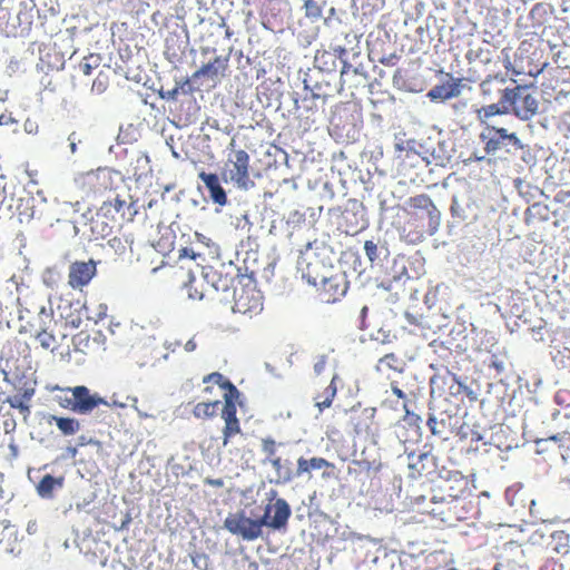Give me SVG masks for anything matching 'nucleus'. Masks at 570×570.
Returning <instances> with one entry per match:
<instances>
[{"label": "nucleus", "instance_id": "f257e3e1", "mask_svg": "<svg viewBox=\"0 0 570 570\" xmlns=\"http://www.w3.org/2000/svg\"><path fill=\"white\" fill-rule=\"evenodd\" d=\"M289 517V504L286 500L278 498L265 507L259 519L253 520L246 517L244 511H239L229 514L224 521V527L230 533L242 537L244 540L253 541L262 535L264 525L275 530L286 528Z\"/></svg>", "mask_w": 570, "mask_h": 570}, {"label": "nucleus", "instance_id": "f03ea898", "mask_svg": "<svg viewBox=\"0 0 570 570\" xmlns=\"http://www.w3.org/2000/svg\"><path fill=\"white\" fill-rule=\"evenodd\" d=\"M204 383H215L222 390H224V405L222 409L220 416L224 421V428L222 430L223 446H227L232 440L242 434L240 421L237 417L236 403L240 396L237 387L227 380L223 374L213 372L203 379Z\"/></svg>", "mask_w": 570, "mask_h": 570}, {"label": "nucleus", "instance_id": "7ed1b4c3", "mask_svg": "<svg viewBox=\"0 0 570 570\" xmlns=\"http://www.w3.org/2000/svg\"><path fill=\"white\" fill-rule=\"evenodd\" d=\"M56 322H52L50 315L42 308L39 314L20 325L19 333L33 337L42 350L53 353L61 346V341L66 337L65 334L61 336L56 334Z\"/></svg>", "mask_w": 570, "mask_h": 570}, {"label": "nucleus", "instance_id": "20e7f679", "mask_svg": "<svg viewBox=\"0 0 570 570\" xmlns=\"http://www.w3.org/2000/svg\"><path fill=\"white\" fill-rule=\"evenodd\" d=\"M235 140L229 144L230 153L224 164L223 177L225 181H232L240 189H249L254 186L250 179V158L246 150L235 149Z\"/></svg>", "mask_w": 570, "mask_h": 570}, {"label": "nucleus", "instance_id": "39448f33", "mask_svg": "<svg viewBox=\"0 0 570 570\" xmlns=\"http://www.w3.org/2000/svg\"><path fill=\"white\" fill-rule=\"evenodd\" d=\"M503 102L505 109H511L519 118L530 119L538 109V101L532 96L531 89L525 85H517L514 88H505Z\"/></svg>", "mask_w": 570, "mask_h": 570}, {"label": "nucleus", "instance_id": "423d86ee", "mask_svg": "<svg viewBox=\"0 0 570 570\" xmlns=\"http://www.w3.org/2000/svg\"><path fill=\"white\" fill-rule=\"evenodd\" d=\"M75 185L86 196L100 195L112 188V175L107 168L80 173L75 178Z\"/></svg>", "mask_w": 570, "mask_h": 570}, {"label": "nucleus", "instance_id": "0eeeda50", "mask_svg": "<svg viewBox=\"0 0 570 570\" xmlns=\"http://www.w3.org/2000/svg\"><path fill=\"white\" fill-rule=\"evenodd\" d=\"M504 499L507 502V513L512 518L525 521L528 515H533L534 500L523 485L514 484L509 487L504 492Z\"/></svg>", "mask_w": 570, "mask_h": 570}, {"label": "nucleus", "instance_id": "6e6552de", "mask_svg": "<svg viewBox=\"0 0 570 570\" xmlns=\"http://www.w3.org/2000/svg\"><path fill=\"white\" fill-rule=\"evenodd\" d=\"M262 311L263 296L254 286H242L234 289V313L253 317Z\"/></svg>", "mask_w": 570, "mask_h": 570}, {"label": "nucleus", "instance_id": "1a4fd4ad", "mask_svg": "<svg viewBox=\"0 0 570 570\" xmlns=\"http://www.w3.org/2000/svg\"><path fill=\"white\" fill-rule=\"evenodd\" d=\"M450 210L453 218L464 222L468 219H478L479 217L485 218L489 213L495 212V207L493 205L484 206L478 215L470 196L455 195L452 197Z\"/></svg>", "mask_w": 570, "mask_h": 570}, {"label": "nucleus", "instance_id": "9d476101", "mask_svg": "<svg viewBox=\"0 0 570 570\" xmlns=\"http://www.w3.org/2000/svg\"><path fill=\"white\" fill-rule=\"evenodd\" d=\"M348 288V282L343 273H335L321 281L320 296L324 303H335L343 297Z\"/></svg>", "mask_w": 570, "mask_h": 570}, {"label": "nucleus", "instance_id": "9b49d317", "mask_svg": "<svg viewBox=\"0 0 570 570\" xmlns=\"http://www.w3.org/2000/svg\"><path fill=\"white\" fill-rule=\"evenodd\" d=\"M96 273L97 266L92 259L88 262L76 261L69 266L68 284L73 289H82L90 283Z\"/></svg>", "mask_w": 570, "mask_h": 570}, {"label": "nucleus", "instance_id": "f8f14e48", "mask_svg": "<svg viewBox=\"0 0 570 570\" xmlns=\"http://www.w3.org/2000/svg\"><path fill=\"white\" fill-rule=\"evenodd\" d=\"M63 392L71 393L75 401V413L88 414L106 401L97 394H90L88 387L83 385L62 389Z\"/></svg>", "mask_w": 570, "mask_h": 570}, {"label": "nucleus", "instance_id": "ddd939ff", "mask_svg": "<svg viewBox=\"0 0 570 570\" xmlns=\"http://www.w3.org/2000/svg\"><path fill=\"white\" fill-rule=\"evenodd\" d=\"M313 470H322V478L323 479H334L336 478L335 470L336 466L334 463L327 461L324 458L321 456H314L311 459H305L303 456L298 458L297 460V466L295 474L297 478L303 475H308V478H312V471Z\"/></svg>", "mask_w": 570, "mask_h": 570}, {"label": "nucleus", "instance_id": "4468645a", "mask_svg": "<svg viewBox=\"0 0 570 570\" xmlns=\"http://www.w3.org/2000/svg\"><path fill=\"white\" fill-rule=\"evenodd\" d=\"M228 62L229 58L227 56H216L212 61L203 65L199 69H197L191 75V79L196 81L200 78H208L214 82H218L226 76Z\"/></svg>", "mask_w": 570, "mask_h": 570}, {"label": "nucleus", "instance_id": "2eb2a0df", "mask_svg": "<svg viewBox=\"0 0 570 570\" xmlns=\"http://www.w3.org/2000/svg\"><path fill=\"white\" fill-rule=\"evenodd\" d=\"M535 444L538 453H543L544 451H548L550 449V444L554 445L558 449L562 459L567 461L568 459H570V429L558 432L546 439H539L535 441Z\"/></svg>", "mask_w": 570, "mask_h": 570}, {"label": "nucleus", "instance_id": "dca6fc26", "mask_svg": "<svg viewBox=\"0 0 570 570\" xmlns=\"http://www.w3.org/2000/svg\"><path fill=\"white\" fill-rule=\"evenodd\" d=\"M203 278L207 285L218 293H229L236 289L234 287L235 277L229 274H224L222 271L214 267H204Z\"/></svg>", "mask_w": 570, "mask_h": 570}, {"label": "nucleus", "instance_id": "f3484780", "mask_svg": "<svg viewBox=\"0 0 570 570\" xmlns=\"http://www.w3.org/2000/svg\"><path fill=\"white\" fill-rule=\"evenodd\" d=\"M463 81H464L463 78L450 77L449 81L434 86L428 92V97L431 100H441V101H445L451 98L459 97L462 91Z\"/></svg>", "mask_w": 570, "mask_h": 570}, {"label": "nucleus", "instance_id": "a211bd4d", "mask_svg": "<svg viewBox=\"0 0 570 570\" xmlns=\"http://www.w3.org/2000/svg\"><path fill=\"white\" fill-rule=\"evenodd\" d=\"M198 177L205 184V187L207 188L209 196L215 204L223 206L227 203V195L220 185L217 174L202 170L198 174Z\"/></svg>", "mask_w": 570, "mask_h": 570}, {"label": "nucleus", "instance_id": "6ab92c4d", "mask_svg": "<svg viewBox=\"0 0 570 570\" xmlns=\"http://www.w3.org/2000/svg\"><path fill=\"white\" fill-rule=\"evenodd\" d=\"M411 208L424 210L429 217L430 225H439L440 212L426 194H420L409 199Z\"/></svg>", "mask_w": 570, "mask_h": 570}, {"label": "nucleus", "instance_id": "aec40b11", "mask_svg": "<svg viewBox=\"0 0 570 570\" xmlns=\"http://www.w3.org/2000/svg\"><path fill=\"white\" fill-rule=\"evenodd\" d=\"M47 422L49 424L55 423L60 433L65 436L75 435L80 430V422L75 417L49 415Z\"/></svg>", "mask_w": 570, "mask_h": 570}, {"label": "nucleus", "instance_id": "412c9836", "mask_svg": "<svg viewBox=\"0 0 570 570\" xmlns=\"http://www.w3.org/2000/svg\"><path fill=\"white\" fill-rule=\"evenodd\" d=\"M269 464L273 466L276 480L275 482L278 484H285L293 481V479L296 476L295 472H293L291 468V462L288 460H283L281 456L269 462Z\"/></svg>", "mask_w": 570, "mask_h": 570}, {"label": "nucleus", "instance_id": "4be33fe9", "mask_svg": "<svg viewBox=\"0 0 570 570\" xmlns=\"http://www.w3.org/2000/svg\"><path fill=\"white\" fill-rule=\"evenodd\" d=\"M23 346L26 347V344L16 337L8 340L0 350V361H4L9 366V363L18 361L17 356Z\"/></svg>", "mask_w": 570, "mask_h": 570}, {"label": "nucleus", "instance_id": "5701e85b", "mask_svg": "<svg viewBox=\"0 0 570 570\" xmlns=\"http://www.w3.org/2000/svg\"><path fill=\"white\" fill-rule=\"evenodd\" d=\"M104 341H105V336L101 332H97L92 338L90 337V335L88 333L80 332L77 335H75L72 338L75 348L82 353H89L92 350L91 343L99 344Z\"/></svg>", "mask_w": 570, "mask_h": 570}, {"label": "nucleus", "instance_id": "b1692460", "mask_svg": "<svg viewBox=\"0 0 570 570\" xmlns=\"http://www.w3.org/2000/svg\"><path fill=\"white\" fill-rule=\"evenodd\" d=\"M336 379L337 375H333L328 386H326L324 391L315 397V404L321 412L332 405V402L337 392Z\"/></svg>", "mask_w": 570, "mask_h": 570}, {"label": "nucleus", "instance_id": "393cba45", "mask_svg": "<svg viewBox=\"0 0 570 570\" xmlns=\"http://www.w3.org/2000/svg\"><path fill=\"white\" fill-rule=\"evenodd\" d=\"M220 401L199 402L193 409V415L199 420L213 419L217 415Z\"/></svg>", "mask_w": 570, "mask_h": 570}, {"label": "nucleus", "instance_id": "a878e982", "mask_svg": "<svg viewBox=\"0 0 570 570\" xmlns=\"http://www.w3.org/2000/svg\"><path fill=\"white\" fill-rule=\"evenodd\" d=\"M62 483H63V478L55 479L52 475L46 474L39 481L37 490H38V493L40 497L51 498L56 485L61 487Z\"/></svg>", "mask_w": 570, "mask_h": 570}, {"label": "nucleus", "instance_id": "bb28decb", "mask_svg": "<svg viewBox=\"0 0 570 570\" xmlns=\"http://www.w3.org/2000/svg\"><path fill=\"white\" fill-rule=\"evenodd\" d=\"M112 230L114 226L106 220L105 216L98 213L91 222V232L96 238H106L112 234Z\"/></svg>", "mask_w": 570, "mask_h": 570}, {"label": "nucleus", "instance_id": "cd10ccee", "mask_svg": "<svg viewBox=\"0 0 570 570\" xmlns=\"http://www.w3.org/2000/svg\"><path fill=\"white\" fill-rule=\"evenodd\" d=\"M551 546L552 550L560 556L570 553L569 535L564 531H556L551 534Z\"/></svg>", "mask_w": 570, "mask_h": 570}, {"label": "nucleus", "instance_id": "c85d7f7f", "mask_svg": "<svg viewBox=\"0 0 570 570\" xmlns=\"http://www.w3.org/2000/svg\"><path fill=\"white\" fill-rule=\"evenodd\" d=\"M132 207L131 203H127V200L121 199L119 196L115 197L112 200L105 202L101 206V210L106 214L111 213L112 210L120 214L121 218H126V209L130 210Z\"/></svg>", "mask_w": 570, "mask_h": 570}, {"label": "nucleus", "instance_id": "c756f323", "mask_svg": "<svg viewBox=\"0 0 570 570\" xmlns=\"http://www.w3.org/2000/svg\"><path fill=\"white\" fill-rule=\"evenodd\" d=\"M17 429V422L12 411L8 407L0 406V430L6 434H11Z\"/></svg>", "mask_w": 570, "mask_h": 570}, {"label": "nucleus", "instance_id": "7c9ffc66", "mask_svg": "<svg viewBox=\"0 0 570 570\" xmlns=\"http://www.w3.org/2000/svg\"><path fill=\"white\" fill-rule=\"evenodd\" d=\"M459 505L460 501L453 500L451 502L442 503L438 509H433L431 513L434 517H439L441 521L450 523L452 521L451 511L452 509H456Z\"/></svg>", "mask_w": 570, "mask_h": 570}, {"label": "nucleus", "instance_id": "2f4dec72", "mask_svg": "<svg viewBox=\"0 0 570 570\" xmlns=\"http://www.w3.org/2000/svg\"><path fill=\"white\" fill-rule=\"evenodd\" d=\"M429 455L426 453H422L417 456L410 455L409 469L411 470V476L420 478L423 475V461L428 460Z\"/></svg>", "mask_w": 570, "mask_h": 570}, {"label": "nucleus", "instance_id": "473e14b6", "mask_svg": "<svg viewBox=\"0 0 570 570\" xmlns=\"http://www.w3.org/2000/svg\"><path fill=\"white\" fill-rule=\"evenodd\" d=\"M498 134H499V130H497L495 128H489V127L485 128L484 131H482L481 138L483 140H487L485 150L488 153L494 151L499 147V138L497 137Z\"/></svg>", "mask_w": 570, "mask_h": 570}, {"label": "nucleus", "instance_id": "72a5a7b5", "mask_svg": "<svg viewBox=\"0 0 570 570\" xmlns=\"http://www.w3.org/2000/svg\"><path fill=\"white\" fill-rule=\"evenodd\" d=\"M379 363L380 365L394 370L396 372H402L403 370L402 360L394 353L385 354L383 357L380 358Z\"/></svg>", "mask_w": 570, "mask_h": 570}, {"label": "nucleus", "instance_id": "f704fd0d", "mask_svg": "<svg viewBox=\"0 0 570 570\" xmlns=\"http://www.w3.org/2000/svg\"><path fill=\"white\" fill-rule=\"evenodd\" d=\"M428 426L433 435L440 436L443 440H446L445 430H446V421L440 420L438 421L436 417L430 416L428 419Z\"/></svg>", "mask_w": 570, "mask_h": 570}, {"label": "nucleus", "instance_id": "c9c22d12", "mask_svg": "<svg viewBox=\"0 0 570 570\" xmlns=\"http://www.w3.org/2000/svg\"><path fill=\"white\" fill-rule=\"evenodd\" d=\"M99 57L89 55L85 57L79 63V70L85 76H90L95 69L99 67Z\"/></svg>", "mask_w": 570, "mask_h": 570}, {"label": "nucleus", "instance_id": "e433bc0d", "mask_svg": "<svg viewBox=\"0 0 570 570\" xmlns=\"http://www.w3.org/2000/svg\"><path fill=\"white\" fill-rule=\"evenodd\" d=\"M277 444L276 441L267 438L262 440V451L266 454L265 462H272L273 460L279 458L276 455Z\"/></svg>", "mask_w": 570, "mask_h": 570}, {"label": "nucleus", "instance_id": "4c0bfd02", "mask_svg": "<svg viewBox=\"0 0 570 570\" xmlns=\"http://www.w3.org/2000/svg\"><path fill=\"white\" fill-rule=\"evenodd\" d=\"M108 86H109L108 73L100 71L92 82L91 91L100 95L107 90Z\"/></svg>", "mask_w": 570, "mask_h": 570}, {"label": "nucleus", "instance_id": "58836bf2", "mask_svg": "<svg viewBox=\"0 0 570 570\" xmlns=\"http://www.w3.org/2000/svg\"><path fill=\"white\" fill-rule=\"evenodd\" d=\"M476 115L481 122H487V120L490 117L499 115V105L491 104V105L484 106L476 110Z\"/></svg>", "mask_w": 570, "mask_h": 570}, {"label": "nucleus", "instance_id": "ea45409f", "mask_svg": "<svg viewBox=\"0 0 570 570\" xmlns=\"http://www.w3.org/2000/svg\"><path fill=\"white\" fill-rule=\"evenodd\" d=\"M305 14L313 19H318L322 17L323 10L322 7L315 0H306L304 2Z\"/></svg>", "mask_w": 570, "mask_h": 570}, {"label": "nucleus", "instance_id": "a19ab883", "mask_svg": "<svg viewBox=\"0 0 570 570\" xmlns=\"http://www.w3.org/2000/svg\"><path fill=\"white\" fill-rule=\"evenodd\" d=\"M234 570H259V566L248 557H242L240 559L235 560Z\"/></svg>", "mask_w": 570, "mask_h": 570}, {"label": "nucleus", "instance_id": "79ce46f5", "mask_svg": "<svg viewBox=\"0 0 570 570\" xmlns=\"http://www.w3.org/2000/svg\"><path fill=\"white\" fill-rule=\"evenodd\" d=\"M318 99H322L323 102H325V97H322L321 95L318 94H315L313 91H309L308 94H306L303 99H302V102L304 104V108L307 109V110H312L314 108H317L315 101L318 100Z\"/></svg>", "mask_w": 570, "mask_h": 570}, {"label": "nucleus", "instance_id": "37998d69", "mask_svg": "<svg viewBox=\"0 0 570 570\" xmlns=\"http://www.w3.org/2000/svg\"><path fill=\"white\" fill-rule=\"evenodd\" d=\"M364 250L370 262H375L379 258L377 244L373 240H366L364 244Z\"/></svg>", "mask_w": 570, "mask_h": 570}, {"label": "nucleus", "instance_id": "c03bdc74", "mask_svg": "<svg viewBox=\"0 0 570 570\" xmlns=\"http://www.w3.org/2000/svg\"><path fill=\"white\" fill-rule=\"evenodd\" d=\"M108 244L117 254H124L127 249V240L121 237H112L108 240Z\"/></svg>", "mask_w": 570, "mask_h": 570}, {"label": "nucleus", "instance_id": "a18cd8bd", "mask_svg": "<svg viewBox=\"0 0 570 570\" xmlns=\"http://www.w3.org/2000/svg\"><path fill=\"white\" fill-rule=\"evenodd\" d=\"M58 403L61 407L75 412V409H76L75 401H73V395L71 393H70V395H68V393L66 392L65 395L58 396Z\"/></svg>", "mask_w": 570, "mask_h": 570}, {"label": "nucleus", "instance_id": "49530a36", "mask_svg": "<svg viewBox=\"0 0 570 570\" xmlns=\"http://www.w3.org/2000/svg\"><path fill=\"white\" fill-rule=\"evenodd\" d=\"M195 283V278L190 277L188 284H186L188 288V296L191 299H202L204 297V293L202 291H198V288L194 286Z\"/></svg>", "mask_w": 570, "mask_h": 570}, {"label": "nucleus", "instance_id": "de8ad7c7", "mask_svg": "<svg viewBox=\"0 0 570 570\" xmlns=\"http://www.w3.org/2000/svg\"><path fill=\"white\" fill-rule=\"evenodd\" d=\"M10 406L8 409H18L24 416H28L30 414L29 406L21 400L14 399L9 400Z\"/></svg>", "mask_w": 570, "mask_h": 570}, {"label": "nucleus", "instance_id": "09e8293b", "mask_svg": "<svg viewBox=\"0 0 570 570\" xmlns=\"http://www.w3.org/2000/svg\"><path fill=\"white\" fill-rule=\"evenodd\" d=\"M65 321L67 325H70L73 328H78L82 323V318L79 313H70L69 315H66Z\"/></svg>", "mask_w": 570, "mask_h": 570}, {"label": "nucleus", "instance_id": "8fccbe9b", "mask_svg": "<svg viewBox=\"0 0 570 570\" xmlns=\"http://www.w3.org/2000/svg\"><path fill=\"white\" fill-rule=\"evenodd\" d=\"M327 365V357L325 355H322L317 358V361L314 364V371L316 374H321Z\"/></svg>", "mask_w": 570, "mask_h": 570}, {"label": "nucleus", "instance_id": "3c124183", "mask_svg": "<svg viewBox=\"0 0 570 570\" xmlns=\"http://www.w3.org/2000/svg\"><path fill=\"white\" fill-rule=\"evenodd\" d=\"M184 350L188 353L196 351L197 348V342L195 341V337L189 338L184 345Z\"/></svg>", "mask_w": 570, "mask_h": 570}, {"label": "nucleus", "instance_id": "603ef678", "mask_svg": "<svg viewBox=\"0 0 570 570\" xmlns=\"http://www.w3.org/2000/svg\"><path fill=\"white\" fill-rule=\"evenodd\" d=\"M198 256V254H196L191 248H187V247H184L181 249V253L179 255V257H189L191 259H196V257Z\"/></svg>", "mask_w": 570, "mask_h": 570}, {"label": "nucleus", "instance_id": "864d4df0", "mask_svg": "<svg viewBox=\"0 0 570 570\" xmlns=\"http://www.w3.org/2000/svg\"><path fill=\"white\" fill-rule=\"evenodd\" d=\"M350 72H353V73H357V69L356 68H353L350 63H344L343 68H342V71H341V78H344L345 76H347Z\"/></svg>", "mask_w": 570, "mask_h": 570}, {"label": "nucleus", "instance_id": "5fc2aeb1", "mask_svg": "<svg viewBox=\"0 0 570 570\" xmlns=\"http://www.w3.org/2000/svg\"><path fill=\"white\" fill-rule=\"evenodd\" d=\"M508 139L509 141H513L514 144H519V139L515 135H508L507 130L501 128V140Z\"/></svg>", "mask_w": 570, "mask_h": 570}, {"label": "nucleus", "instance_id": "6e6d98bb", "mask_svg": "<svg viewBox=\"0 0 570 570\" xmlns=\"http://www.w3.org/2000/svg\"><path fill=\"white\" fill-rule=\"evenodd\" d=\"M183 346L181 342L178 340H175L173 342H168L166 347L170 350L171 352H175L178 347Z\"/></svg>", "mask_w": 570, "mask_h": 570}, {"label": "nucleus", "instance_id": "4d7b16f0", "mask_svg": "<svg viewBox=\"0 0 570 570\" xmlns=\"http://www.w3.org/2000/svg\"><path fill=\"white\" fill-rule=\"evenodd\" d=\"M392 392L399 397V399H405V393L396 385L392 384Z\"/></svg>", "mask_w": 570, "mask_h": 570}, {"label": "nucleus", "instance_id": "13d9d810", "mask_svg": "<svg viewBox=\"0 0 570 570\" xmlns=\"http://www.w3.org/2000/svg\"><path fill=\"white\" fill-rule=\"evenodd\" d=\"M206 483H207V484H210V485H213V487H217V488H220V487H223V485H224V482H223V480H222V479H215V480L208 479V480L206 481Z\"/></svg>", "mask_w": 570, "mask_h": 570}, {"label": "nucleus", "instance_id": "bf43d9fd", "mask_svg": "<svg viewBox=\"0 0 570 570\" xmlns=\"http://www.w3.org/2000/svg\"><path fill=\"white\" fill-rule=\"evenodd\" d=\"M455 481H456V482H459V483H461V484L463 485V488H465L466 482H465V480L463 479V476H462V475H460V474H455Z\"/></svg>", "mask_w": 570, "mask_h": 570}, {"label": "nucleus", "instance_id": "052dcab7", "mask_svg": "<svg viewBox=\"0 0 570 570\" xmlns=\"http://www.w3.org/2000/svg\"><path fill=\"white\" fill-rule=\"evenodd\" d=\"M68 452L71 454V456H75L77 454L76 448H68Z\"/></svg>", "mask_w": 570, "mask_h": 570}, {"label": "nucleus", "instance_id": "680f3d73", "mask_svg": "<svg viewBox=\"0 0 570 570\" xmlns=\"http://www.w3.org/2000/svg\"><path fill=\"white\" fill-rule=\"evenodd\" d=\"M7 122H8V120L6 119V116L1 115L0 116V125L7 124Z\"/></svg>", "mask_w": 570, "mask_h": 570}, {"label": "nucleus", "instance_id": "e2e57ef3", "mask_svg": "<svg viewBox=\"0 0 570 570\" xmlns=\"http://www.w3.org/2000/svg\"><path fill=\"white\" fill-rule=\"evenodd\" d=\"M129 212V217L127 219L131 220L132 219V215L136 214V210H128Z\"/></svg>", "mask_w": 570, "mask_h": 570}, {"label": "nucleus", "instance_id": "0e129e2a", "mask_svg": "<svg viewBox=\"0 0 570 570\" xmlns=\"http://www.w3.org/2000/svg\"><path fill=\"white\" fill-rule=\"evenodd\" d=\"M485 87H487V82L484 81L482 85H481V88L483 91H485Z\"/></svg>", "mask_w": 570, "mask_h": 570}, {"label": "nucleus", "instance_id": "69168bd1", "mask_svg": "<svg viewBox=\"0 0 570 570\" xmlns=\"http://www.w3.org/2000/svg\"><path fill=\"white\" fill-rule=\"evenodd\" d=\"M492 570H499V563H495L492 568Z\"/></svg>", "mask_w": 570, "mask_h": 570}, {"label": "nucleus", "instance_id": "338daca9", "mask_svg": "<svg viewBox=\"0 0 570 570\" xmlns=\"http://www.w3.org/2000/svg\"><path fill=\"white\" fill-rule=\"evenodd\" d=\"M366 311H367V307H366V306H364V307L362 308V313H363V314H365V313H366Z\"/></svg>", "mask_w": 570, "mask_h": 570}, {"label": "nucleus", "instance_id": "774afa93", "mask_svg": "<svg viewBox=\"0 0 570 570\" xmlns=\"http://www.w3.org/2000/svg\"><path fill=\"white\" fill-rule=\"evenodd\" d=\"M450 497L458 498V494L450 493Z\"/></svg>", "mask_w": 570, "mask_h": 570}]
</instances>
